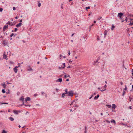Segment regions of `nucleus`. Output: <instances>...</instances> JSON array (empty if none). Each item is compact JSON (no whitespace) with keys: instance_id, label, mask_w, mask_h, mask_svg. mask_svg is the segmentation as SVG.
<instances>
[{"instance_id":"7","label":"nucleus","mask_w":133,"mask_h":133,"mask_svg":"<svg viewBox=\"0 0 133 133\" xmlns=\"http://www.w3.org/2000/svg\"><path fill=\"white\" fill-rule=\"evenodd\" d=\"M2 44L4 45V46L6 45L7 44V43L5 40L3 41Z\"/></svg>"},{"instance_id":"31","label":"nucleus","mask_w":133,"mask_h":133,"mask_svg":"<svg viewBox=\"0 0 133 133\" xmlns=\"http://www.w3.org/2000/svg\"><path fill=\"white\" fill-rule=\"evenodd\" d=\"M127 18V17H126L124 20L126 22L128 21Z\"/></svg>"},{"instance_id":"4","label":"nucleus","mask_w":133,"mask_h":133,"mask_svg":"<svg viewBox=\"0 0 133 133\" xmlns=\"http://www.w3.org/2000/svg\"><path fill=\"white\" fill-rule=\"evenodd\" d=\"M123 15V13L122 12H120L118 14L117 16L118 17H119V18L121 19H122V16Z\"/></svg>"},{"instance_id":"11","label":"nucleus","mask_w":133,"mask_h":133,"mask_svg":"<svg viewBox=\"0 0 133 133\" xmlns=\"http://www.w3.org/2000/svg\"><path fill=\"white\" fill-rule=\"evenodd\" d=\"M116 107V106L114 104H113L112 105V109H115Z\"/></svg>"},{"instance_id":"43","label":"nucleus","mask_w":133,"mask_h":133,"mask_svg":"<svg viewBox=\"0 0 133 133\" xmlns=\"http://www.w3.org/2000/svg\"><path fill=\"white\" fill-rule=\"evenodd\" d=\"M68 54L69 55H70V51H68Z\"/></svg>"},{"instance_id":"28","label":"nucleus","mask_w":133,"mask_h":133,"mask_svg":"<svg viewBox=\"0 0 133 133\" xmlns=\"http://www.w3.org/2000/svg\"><path fill=\"white\" fill-rule=\"evenodd\" d=\"M18 30V29H17V28H16L15 29V30L14 31V32H16L17 30Z\"/></svg>"},{"instance_id":"56","label":"nucleus","mask_w":133,"mask_h":133,"mask_svg":"<svg viewBox=\"0 0 133 133\" xmlns=\"http://www.w3.org/2000/svg\"><path fill=\"white\" fill-rule=\"evenodd\" d=\"M62 64H63V65L64 66H65V63H63Z\"/></svg>"},{"instance_id":"48","label":"nucleus","mask_w":133,"mask_h":133,"mask_svg":"<svg viewBox=\"0 0 133 133\" xmlns=\"http://www.w3.org/2000/svg\"><path fill=\"white\" fill-rule=\"evenodd\" d=\"M120 84L121 85H122L123 84V83L122 82H121L120 83Z\"/></svg>"},{"instance_id":"52","label":"nucleus","mask_w":133,"mask_h":133,"mask_svg":"<svg viewBox=\"0 0 133 133\" xmlns=\"http://www.w3.org/2000/svg\"><path fill=\"white\" fill-rule=\"evenodd\" d=\"M6 93L7 94H9L10 93V92L8 91V92H6Z\"/></svg>"},{"instance_id":"2","label":"nucleus","mask_w":133,"mask_h":133,"mask_svg":"<svg viewBox=\"0 0 133 133\" xmlns=\"http://www.w3.org/2000/svg\"><path fill=\"white\" fill-rule=\"evenodd\" d=\"M74 94L73 91L72 90H70L68 92V96L71 97L73 96Z\"/></svg>"},{"instance_id":"50","label":"nucleus","mask_w":133,"mask_h":133,"mask_svg":"<svg viewBox=\"0 0 133 133\" xmlns=\"http://www.w3.org/2000/svg\"><path fill=\"white\" fill-rule=\"evenodd\" d=\"M41 93L42 95H43V94H44V92H42Z\"/></svg>"},{"instance_id":"23","label":"nucleus","mask_w":133,"mask_h":133,"mask_svg":"<svg viewBox=\"0 0 133 133\" xmlns=\"http://www.w3.org/2000/svg\"><path fill=\"white\" fill-rule=\"evenodd\" d=\"M65 94L64 93H63L62 94V97L63 98H64L65 96H66L65 95Z\"/></svg>"},{"instance_id":"17","label":"nucleus","mask_w":133,"mask_h":133,"mask_svg":"<svg viewBox=\"0 0 133 133\" xmlns=\"http://www.w3.org/2000/svg\"><path fill=\"white\" fill-rule=\"evenodd\" d=\"M99 97V95H97L96 96H95L94 97V99H97Z\"/></svg>"},{"instance_id":"34","label":"nucleus","mask_w":133,"mask_h":133,"mask_svg":"<svg viewBox=\"0 0 133 133\" xmlns=\"http://www.w3.org/2000/svg\"><path fill=\"white\" fill-rule=\"evenodd\" d=\"M2 133H6V131L5 130H3V131Z\"/></svg>"},{"instance_id":"60","label":"nucleus","mask_w":133,"mask_h":133,"mask_svg":"<svg viewBox=\"0 0 133 133\" xmlns=\"http://www.w3.org/2000/svg\"><path fill=\"white\" fill-rule=\"evenodd\" d=\"M94 24H92L91 26L90 27H91L92 26H93L94 25Z\"/></svg>"},{"instance_id":"21","label":"nucleus","mask_w":133,"mask_h":133,"mask_svg":"<svg viewBox=\"0 0 133 133\" xmlns=\"http://www.w3.org/2000/svg\"><path fill=\"white\" fill-rule=\"evenodd\" d=\"M115 26L114 25H112V27L111 28V29L112 30H113L115 28Z\"/></svg>"},{"instance_id":"19","label":"nucleus","mask_w":133,"mask_h":133,"mask_svg":"<svg viewBox=\"0 0 133 133\" xmlns=\"http://www.w3.org/2000/svg\"><path fill=\"white\" fill-rule=\"evenodd\" d=\"M2 85L3 86V88H5L6 85L5 84V83L4 84H2Z\"/></svg>"},{"instance_id":"9","label":"nucleus","mask_w":133,"mask_h":133,"mask_svg":"<svg viewBox=\"0 0 133 133\" xmlns=\"http://www.w3.org/2000/svg\"><path fill=\"white\" fill-rule=\"evenodd\" d=\"M13 112L16 114H18V112H20V111H18L16 110H14Z\"/></svg>"},{"instance_id":"46","label":"nucleus","mask_w":133,"mask_h":133,"mask_svg":"<svg viewBox=\"0 0 133 133\" xmlns=\"http://www.w3.org/2000/svg\"><path fill=\"white\" fill-rule=\"evenodd\" d=\"M125 91H123V94H122V96H124V93H125Z\"/></svg>"},{"instance_id":"63","label":"nucleus","mask_w":133,"mask_h":133,"mask_svg":"<svg viewBox=\"0 0 133 133\" xmlns=\"http://www.w3.org/2000/svg\"><path fill=\"white\" fill-rule=\"evenodd\" d=\"M86 129H87V127H85V130H86Z\"/></svg>"},{"instance_id":"24","label":"nucleus","mask_w":133,"mask_h":133,"mask_svg":"<svg viewBox=\"0 0 133 133\" xmlns=\"http://www.w3.org/2000/svg\"><path fill=\"white\" fill-rule=\"evenodd\" d=\"M111 122L113 123H114V124H115V123H116V122H115V121L113 119H112V120L111 121Z\"/></svg>"},{"instance_id":"22","label":"nucleus","mask_w":133,"mask_h":133,"mask_svg":"<svg viewBox=\"0 0 133 133\" xmlns=\"http://www.w3.org/2000/svg\"><path fill=\"white\" fill-rule=\"evenodd\" d=\"M65 93H64L65 94H68V89H66L65 90Z\"/></svg>"},{"instance_id":"10","label":"nucleus","mask_w":133,"mask_h":133,"mask_svg":"<svg viewBox=\"0 0 133 133\" xmlns=\"http://www.w3.org/2000/svg\"><path fill=\"white\" fill-rule=\"evenodd\" d=\"M108 31L107 30H105L104 32V38H105L106 37V36L107 35V33Z\"/></svg>"},{"instance_id":"57","label":"nucleus","mask_w":133,"mask_h":133,"mask_svg":"<svg viewBox=\"0 0 133 133\" xmlns=\"http://www.w3.org/2000/svg\"><path fill=\"white\" fill-rule=\"evenodd\" d=\"M74 35V33H73V34H72L71 35V36L72 37Z\"/></svg>"},{"instance_id":"20","label":"nucleus","mask_w":133,"mask_h":133,"mask_svg":"<svg viewBox=\"0 0 133 133\" xmlns=\"http://www.w3.org/2000/svg\"><path fill=\"white\" fill-rule=\"evenodd\" d=\"M129 25L130 26H132L133 25V21H130V23H129Z\"/></svg>"},{"instance_id":"29","label":"nucleus","mask_w":133,"mask_h":133,"mask_svg":"<svg viewBox=\"0 0 133 133\" xmlns=\"http://www.w3.org/2000/svg\"><path fill=\"white\" fill-rule=\"evenodd\" d=\"M127 89V86L126 85H125V88L124 89V90H126Z\"/></svg>"},{"instance_id":"42","label":"nucleus","mask_w":133,"mask_h":133,"mask_svg":"<svg viewBox=\"0 0 133 133\" xmlns=\"http://www.w3.org/2000/svg\"><path fill=\"white\" fill-rule=\"evenodd\" d=\"M59 57H59L60 58V59H61L62 57V55L61 54L60 55Z\"/></svg>"},{"instance_id":"54","label":"nucleus","mask_w":133,"mask_h":133,"mask_svg":"<svg viewBox=\"0 0 133 133\" xmlns=\"http://www.w3.org/2000/svg\"><path fill=\"white\" fill-rule=\"evenodd\" d=\"M69 79H67L66 80V81H69Z\"/></svg>"},{"instance_id":"26","label":"nucleus","mask_w":133,"mask_h":133,"mask_svg":"<svg viewBox=\"0 0 133 133\" xmlns=\"http://www.w3.org/2000/svg\"><path fill=\"white\" fill-rule=\"evenodd\" d=\"M2 92L3 93H4L5 92V90L3 89L2 90Z\"/></svg>"},{"instance_id":"12","label":"nucleus","mask_w":133,"mask_h":133,"mask_svg":"<svg viewBox=\"0 0 133 133\" xmlns=\"http://www.w3.org/2000/svg\"><path fill=\"white\" fill-rule=\"evenodd\" d=\"M22 23H20L19 24H17L16 25V27H19L20 26H21V25H22Z\"/></svg>"},{"instance_id":"37","label":"nucleus","mask_w":133,"mask_h":133,"mask_svg":"<svg viewBox=\"0 0 133 133\" xmlns=\"http://www.w3.org/2000/svg\"><path fill=\"white\" fill-rule=\"evenodd\" d=\"M41 5V3H39L38 4V6L39 7H40V6Z\"/></svg>"},{"instance_id":"33","label":"nucleus","mask_w":133,"mask_h":133,"mask_svg":"<svg viewBox=\"0 0 133 133\" xmlns=\"http://www.w3.org/2000/svg\"><path fill=\"white\" fill-rule=\"evenodd\" d=\"M1 103V104H8V103Z\"/></svg>"},{"instance_id":"32","label":"nucleus","mask_w":133,"mask_h":133,"mask_svg":"<svg viewBox=\"0 0 133 133\" xmlns=\"http://www.w3.org/2000/svg\"><path fill=\"white\" fill-rule=\"evenodd\" d=\"M102 18V17H99V18H98L97 19V20H100Z\"/></svg>"},{"instance_id":"44","label":"nucleus","mask_w":133,"mask_h":133,"mask_svg":"<svg viewBox=\"0 0 133 133\" xmlns=\"http://www.w3.org/2000/svg\"><path fill=\"white\" fill-rule=\"evenodd\" d=\"M63 5V4H61V8L62 9H63V6H62V5Z\"/></svg>"},{"instance_id":"18","label":"nucleus","mask_w":133,"mask_h":133,"mask_svg":"<svg viewBox=\"0 0 133 133\" xmlns=\"http://www.w3.org/2000/svg\"><path fill=\"white\" fill-rule=\"evenodd\" d=\"M9 119L11 121H13L14 120V119L12 117H10L9 118Z\"/></svg>"},{"instance_id":"27","label":"nucleus","mask_w":133,"mask_h":133,"mask_svg":"<svg viewBox=\"0 0 133 133\" xmlns=\"http://www.w3.org/2000/svg\"><path fill=\"white\" fill-rule=\"evenodd\" d=\"M29 68L28 69V70L29 71H30L32 70V69L30 68V67H29Z\"/></svg>"},{"instance_id":"16","label":"nucleus","mask_w":133,"mask_h":133,"mask_svg":"<svg viewBox=\"0 0 133 133\" xmlns=\"http://www.w3.org/2000/svg\"><path fill=\"white\" fill-rule=\"evenodd\" d=\"M107 87V86L106 85V84H105L104 86V89L103 90H101V91H102V92H103V91H105L106 90V88Z\"/></svg>"},{"instance_id":"3","label":"nucleus","mask_w":133,"mask_h":133,"mask_svg":"<svg viewBox=\"0 0 133 133\" xmlns=\"http://www.w3.org/2000/svg\"><path fill=\"white\" fill-rule=\"evenodd\" d=\"M100 58L98 57L97 60L94 62L93 65L94 66H96L98 65V61L99 60Z\"/></svg>"},{"instance_id":"55","label":"nucleus","mask_w":133,"mask_h":133,"mask_svg":"<svg viewBox=\"0 0 133 133\" xmlns=\"http://www.w3.org/2000/svg\"><path fill=\"white\" fill-rule=\"evenodd\" d=\"M21 64V63H18V67L20 66V65Z\"/></svg>"},{"instance_id":"62","label":"nucleus","mask_w":133,"mask_h":133,"mask_svg":"<svg viewBox=\"0 0 133 133\" xmlns=\"http://www.w3.org/2000/svg\"><path fill=\"white\" fill-rule=\"evenodd\" d=\"M63 57L64 58H66V56H63Z\"/></svg>"},{"instance_id":"36","label":"nucleus","mask_w":133,"mask_h":133,"mask_svg":"<svg viewBox=\"0 0 133 133\" xmlns=\"http://www.w3.org/2000/svg\"><path fill=\"white\" fill-rule=\"evenodd\" d=\"M65 67H59V69H61V68L64 69V68Z\"/></svg>"},{"instance_id":"61","label":"nucleus","mask_w":133,"mask_h":133,"mask_svg":"<svg viewBox=\"0 0 133 133\" xmlns=\"http://www.w3.org/2000/svg\"><path fill=\"white\" fill-rule=\"evenodd\" d=\"M15 18H16V19H17L18 18V17L17 16H16L15 17Z\"/></svg>"},{"instance_id":"38","label":"nucleus","mask_w":133,"mask_h":133,"mask_svg":"<svg viewBox=\"0 0 133 133\" xmlns=\"http://www.w3.org/2000/svg\"><path fill=\"white\" fill-rule=\"evenodd\" d=\"M3 9L2 8H0V11L2 12L3 11Z\"/></svg>"},{"instance_id":"58","label":"nucleus","mask_w":133,"mask_h":133,"mask_svg":"<svg viewBox=\"0 0 133 133\" xmlns=\"http://www.w3.org/2000/svg\"><path fill=\"white\" fill-rule=\"evenodd\" d=\"M84 133H87V130H85V131H84Z\"/></svg>"},{"instance_id":"53","label":"nucleus","mask_w":133,"mask_h":133,"mask_svg":"<svg viewBox=\"0 0 133 133\" xmlns=\"http://www.w3.org/2000/svg\"><path fill=\"white\" fill-rule=\"evenodd\" d=\"M69 62L70 63H72V62L71 61H69Z\"/></svg>"},{"instance_id":"30","label":"nucleus","mask_w":133,"mask_h":133,"mask_svg":"<svg viewBox=\"0 0 133 133\" xmlns=\"http://www.w3.org/2000/svg\"><path fill=\"white\" fill-rule=\"evenodd\" d=\"M14 35V33H12L10 36V37H12Z\"/></svg>"},{"instance_id":"5","label":"nucleus","mask_w":133,"mask_h":133,"mask_svg":"<svg viewBox=\"0 0 133 133\" xmlns=\"http://www.w3.org/2000/svg\"><path fill=\"white\" fill-rule=\"evenodd\" d=\"M7 24L9 25H10L11 26H13L14 24H13V23L9 21L8 23H7Z\"/></svg>"},{"instance_id":"14","label":"nucleus","mask_w":133,"mask_h":133,"mask_svg":"<svg viewBox=\"0 0 133 133\" xmlns=\"http://www.w3.org/2000/svg\"><path fill=\"white\" fill-rule=\"evenodd\" d=\"M62 79L61 78H59L58 79H57V80H56L57 82H62Z\"/></svg>"},{"instance_id":"49","label":"nucleus","mask_w":133,"mask_h":133,"mask_svg":"<svg viewBox=\"0 0 133 133\" xmlns=\"http://www.w3.org/2000/svg\"><path fill=\"white\" fill-rule=\"evenodd\" d=\"M122 21H121V22L123 23L124 22V20H123V19H122Z\"/></svg>"},{"instance_id":"51","label":"nucleus","mask_w":133,"mask_h":133,"mask_svg":"<svg viewBox=\"0 0 133 133\" xmlns=\"http://www.w3.org/2000/svg\"><path fill=\"white\" fill-rule=\"evenodd\" d=\"M64 78H66V77H67L66 76V75H65L64 76Z\"/></svg>"},{"instance_id":"8","label":"nucleus","mask_w":133,"mask_h":133,"mask_svg":"<svg viewBox=\"0 0 133 133\" xmlns=\"http://www.w3.org/2000/svg\"><path fill=\"white\" fill-rule=\"evenodd\" d=\"M18 67H15L14 68V72L15 73H16L17 72V68H18Z\"/></svg>"},{"instance_id":"41","label":"nucleus","mask_w":133,"mask_h":133,"mask_svg":"<svg viewBox=\"0 0 133 133\" xmlns=\"http://www.w3.org/2000/svg\"><path fill=\"white\" fill-rule=\"evenodd\" d=\"M132 99L133 100V99H132V98H131L130 97V101L131 102Z\"/></svg>"},{"instance_id":"59","label":"nucleus","mask_w":133,"mask_h":133,"mask_svg":"<svg viewBox=\"0 0 133 133\" xmlns=\"http://www.w3.org/2000/svg\"><path fill=\"white\" fill-rule=\"evenodd\" d=\"M22 19H21V20L20 21H19V22H20V23H21V22H22Z\"/></svg>"},{"instance_id":"35","label":"nucleus","mask_w":133,"mask_h":133,"mask_svg":"<svg viewBox=\"0 0 133 133\" xmlns=\"http://www.w3.org/2000/svg\"><path fill=\"white\" fill-rule=\"evenodd\" d=\"M90 8V6H88V7H86V9L87 10V9H89Z\"/></svg>"},{"instance_id":"47","label":"nucleus","mask_w":133,"mask_h":133,"mask_svg":"<svg viewBox=\"0 0 133 133\" xmlns=\"http://www.w3.org/2000/svg\"><path fill=\"white\" fill-rule=\"evenodd\" d=\"M132 89L131 90V91H132V90H133V85H132Z\"/></svg>"},{"instance_id":"15","label":"nucleus","mask_w":133,"mask_h":133,"mask_svg":"<svg viewBox=\"0 0 133 133\" xmlns=\"http://www.w3.org/2000/svg\"><path fill=\"white\" fill-rule=\"evenodd\" d=\"M30 98L29 97H27L25 99V101L27 102V101H29L30 100Z\"/></svg>"},{"instance_id":"1","label":"nucleus","mask_w":133,"mask_h":133,"mask_svg":"<svg viewBox=\"0 0 133 133\" xmlns=\"http://www.w3.org/2000/svg\"><path fill=\"white\" fill-rule=\"evenodd\" d=\"M24 97L23 96H22L20 98H19V100L22 101L23 102V104L22 105H24L25 106H29V107H30L31 106L30 105L24 104Z\"/></svg>"},{"instance_id":"39","label":"nucleus","mask_w":133,"mask_h":133,"mask_svg":"<svg viewBox=\"0 0 133 133\" xmlns=\"http://www.w3.org/2000/svg\"><path fill=\"white\" fill-rule=\"evenodd\" d=\"M9 63L10 64H12L13 63V62L12 61H10Z\"/></svg>"},{"instance_id":"13","label":"nucleus","mask_w":133,"mask_h":133,"mask_svg":"<svg viewBox=\"0 0 133 133\" xmlns=\"http://www.w3.org/2000/svg\"><path fill=\"white\" fill-rule=\"evenodd\" d=\"M3 58L4 59H6L7 60V56L5 54V52L4 53L3 55Z\"/></svg>"},{"instance_id":"25","label":"nucleus","mask_w":133,"mask_h":133,"mask_svg":"<svg viewBox=\"0 0 133 133\" xmlns=\"http://www.w3.org/2000/svg\"><path fill=\"white\" fill-rule=\"evenodd\" d=\"M106 106L109 108H110L111 107V106L109 105H107Z\"/></svg>"},{"instance_id":"6","label":"nucleus","mask_w":133,"mask_h":133,"mask_svg":"<svg viewBox=\"0 0 133 133\" xmlns=\"http://www.w3.org/2000/svg\"><path fill=\"white\" fill-rule=\"evenodd\" d=\"M8 25H5L3 27V31H4L5 30V29L8 28Z\"/></svg>"},{"instance_id":"45","label":"nucleus","mask_w":133,"mask_h":133,"mask_svg":"<svg viewBox=\"0 0 133 133\" xmlns=\"http://www.w3.org/2000/svg\"><path fill=\"white\" fill-rule=\"evenodd\" d=\"M129 108L130 109H132V107L131 106H130L129 107Z\"/></svg>"},{"instance_id":"40","label":"nucleus","mask_w":133,"mask_h":133,"mask_svg":"<svg viewBox=\"0 0 133 133\" xmlns=\"http://www.w3.org/2000/svg\"><path fill=\"white\" fill-rule=\"evenodd\" d=\"M13 9L14 10H16V8L15 7H14L13 8Z\"/></svg>"},{"instance_id":"64","label":"nucleus","mask_w":133,"mask_h":133,"mask_svg":"<svg viewBox=\"0 0 133 133\" xmlns=\"http://www.w3.org/2000/svg\"><path fill=\"white\" fill-rule=\"evenodd\" d=\"M92 96H93V95H92V96H91V97H90V98H89V99H91L92 98Z\"/></svg>"}]
</instances>
